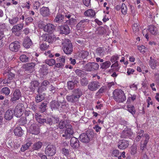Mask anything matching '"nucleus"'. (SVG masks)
<instances>
[{
  "label": "nucleus",
  "mask_w": 159,
  "mask_h": 159,
  "mask_svg": "<svg viewBox=\"0 0 159 159\" xmlns=\"http://www.w3.org/2000/svg\"><path fill=\"white\" fill-rule=\"evenodd\" d=\"M19 124L21 125H24L27 123V120L26 118L24 117H21L19 120Z\"/></svg>",
  "instance_id": "5fc2aeb1"
},
{
  "label": "nucleus",
  "mask_w": 159,
  "mask_h": 159,
  "mask_svg": "<svg viewBox=\"0 0 159 159\" xmlns=\"http://www.w3.org/2000/svg\"><path fill=\"white\" fill-rule=\"evenodd\" d=\"M40 13L43 16H48L50 14L49 9L48 7H43L40 9Z\"/></svg>",
  "instance_id": "b1692460"
},
{
  "label": "nucleus",
  "mask_w": 159,
  "mask_h": 159,
  "mask_svg": "<svg viewBox=\"0 0 159 159\" xmlns=\"http://www.w3.org/2000/svg\"><path fill=\"white\" fill-rule=\"evenodd\" d=\"M13 111L11 109H9L6 112L4 118L7 120H10L13 118Z\"/></svg>",
  "instance_id": "393cba45"
},
{
  "label": "nucleus",
  "mask_w": 159,
  "mask_h": 159,
  "mask_svg": "<svg viewBox=\"0 0 159 159\" xmlns=\"http://www.w3.org/2000/svg\"><path fill=\"white\" fill-rule=\"evenodd\" d=\"M89 54V53L88 51H82L79 54V56L83 59H84L88 56Z\"/></svg>",
  "instance_id": "49530a36"
},
{
  "label": "nucleus",
  "mask_w": 159,
  "mask_h": 159,
  "mask_svg": "<svg viewBox=\"0 0 159 159\" xmlns=\"http://www.w3.org/2000/svg\"><path fill=\"white\" fill-rule=\"evenodd\" d=\"M12 68H9L5 70L3 75L5 77L4 79L3 84H8L14 81L16 79V75Z\"/></svg>",
  "instance_id": "f03ea898"
},
{
  "label": "nucleus",
  "mask_w": 159,
  "mask_h": 159,
  "mask_svg": "<svg viewBox=\"0 0 159 159\" xmlns=\"http://www.w3.org/2000/svg\"><path fill=\"white\" fill-rule=\"evenodd\" d=\"M60 102L55 100L52 101L50 103V106L52 110L59 109Z\"/></svg>",
  "instance_id": "4be33fe9"
},
{
  "label": "nucleus",
  "mask_w": 159,
  "mask_h": 159,
  "mask_svg": "<svg viewBox=\"0 0 159 159\" xmlns=\"http://www.w3.org/2000/svg\"><path fill=\"white\" fill-rule=\"evenodd\" d=\"M48 103V102L47 101H44L41 103L39 105V108L41 112L43 113L46 110Z\"/></svg>",
  "instance_id": "c85d7f7f"
},
{
  "label": "nucleus",
  "mask_w": 159,
  "mask_h": 159,
  "mask_svg": "<svg viewBox=\"0 0 159 159\" xmlns=\"http://www.w3.org/2000/svg\"><path fill=\"white\" fill-rule=\"evenodd\" d=\"M35 65L36 64L34 62L26 63L25 65V70L29 71L30 73H31L34 70Z\"/></svg>",
  "instance_id": "a878e982"
},
{
  "label": "nucleus",
  "mask_w": 159,
  "mask_h": 159,
  "mask_svg": "<svg viewBox=\"0 0 159 159\" xmlns=\"http://www.w3.org/2000/svg\"><path fill=\"white\" fill-rule=\"evenodd\" d=\"M64 16L60 13H57L55 18L54 21L55 22L60 23L63 21Z\"/></svg>",
  "instance_id": "c756f323"
},
{
  "label": "nucleus",
  "mask_w": 159,
  "mask_h": 159,
  "mask_svg": "<svg viewBox=\"0 0 159 159\" xmlns=\"http://www.w3.org/2000/svg\"><path fill=\"white\" fill-rule=\"evenodd\" d=\"M20 59L22 62H27L29 61V60L28 57L24 54L21 55L20 57Z\"/></svg>",
  "instance_id": "8fccbe9b"
},
{
  "label": "nucleus",
  "mask_w": 159,
  "mask_h": 159,
  "mask_svg": "<svg viewBox=\"0 0 159 159\" xmlns=\"http://www.w3.org/2000/svg\"><path fill=\"white\" fill-rule=\"evenodd\" d=\"M20 48V43L17 41L11 43L9 45V49L12 52H17Z\"/></svg>",
  "instance_id": "9b49d317"
},
{
  "label": "nucleus",
  "mask_w": 159,
  "mask_h": 159,
  "mask_svg": "<svg viewBox=\"0 0 159 159\" xmlns=\"http://www.w3.org/2000/svg\"><path fill=\"white\" fill-rule=\"evenodd\" d=\"M127 7L125 3H122L121 7V12L123 15L126 14L127 11Z\"/></svg>",
  "instance_id": "603ef678"
},
{
  "label": "nucleus",
  "mask_w": 159,
  "mask_h": 159,
  "mask_svg": "<svg viewBox=\"0 0 159 159\" xmlns=\"http://www.w3.org/2000/svg\"><path fill=\"white\" fill-rule=\"evenodd\" d=\"M64 52L67 54H70L73 51V46L70 40H66L65 41L63 46Z\"/></svg>",
  "instance_id": "6e6552de"
},
{
  "label": "nucleus",
  "mask_w": 159,
  "mask_h": 159,
  "mask_svg": "<svg viewBox=\"0 0 159 159\" xmlns=\"http://www.w3.org/2000/svg\"><path fill=\"white\" fill-rule=\"evenodd\" d=\"M10 89L7 87H4L2 88L1 90L0 93H1L3 94L6 96H8L10 93Z\"/></svg>",
  "instance_id": "58836bf2"
},
{
  "label": "nucleus",
  "mask_w": 159,
  "mask_h": 159,
  "mask_svg": "<svg viewBox=\"0 0 159 159\" xmlns=\"http://www.w3.org/2000/svg\"><path fill=\"white\" fill-rule=\"evenodd\" d=\"M45 97L44 93H38L36 98V102L39 103L43 100Z\"/></svg>",
  "instance_id": "4c0bfd02"
},
{
  "label": "nucleus",
  "mask_w": 159,
  "mask_h": 159,
  "mask_svg": "<svg viewBox=\"0 0 159 159\" xmlns=\"http://www.w3.org/2000/svg\"><path fill=\"white\" fill-rule=\"evenodd\" d=\"M58 29L59 30L60 34L67 35L70 32V29L69 26L65 24H63L59 26Z\"/></svg>",
  "instance_id": "1a4fd4ad"
},
{
  "label": "nucleus",
  "mask_w": 159,
  "mask_h": 159,
  "mask_svg": "<svg viewBox=\"0 0 159 159\" xmlns=\"http://www.w3.org/2000/svg\"><path fill=\"white\" fill-rule=\"evenodd\" d=\"M132 29L133 31L135 33L138 31L139 29L138 25L135 23L132 26Z\"/></svg>",
  "instance_id": "774afa93"
},
{
  "label": "nucleus",
  "mask_w": 159,
  "mask_h": 159,
  "mask_svg": "<svg viewBox=\"0 0 159 159\" xmlns=\"http://www.w3.org/2000/svg\"><path fill=\"white\" fill-rule=\"evenodd\" d=\"M39 84V83L37 81H34L31 82L30 87V91L32 92H34L36 88L38 87Z\"/></svg>",
  "instance_id": "72a5a7b5"
},
{
  "label": "nucleus",
  "mask_w": 159,
  "mask_h": 159,
  "mask_svg": "<svg viewBox=\"0 0 159 159\" xmlns=\"http://www.w3.org/2000/svg\"><path fill=\"white\" fill-rule=\"evenodd\" d=\"M89 20L86 19L81 20L76 25V27L77 29L82 30L88 24Z\"/></svg>",
  "instance_id": "412c9836"
},
{
  "label": "nucleus",
  "mask_w": 159,
  "mask_h": 159,
  "mask_svg": "<svg viewBox=\"0 0 159 159\" xmlns=\"http://www.w3.org/2000/svg\"><path fill=\"white\" fill-rule=\"evenodd\" d=\"M106 30L104 28L100 27L98 29V33L100 35H102L105 33Z\"/></svg>",
  "instance_id": "680f3d73"
},
{
  "label": "nucleus",
  "mask_w": 159,
  "mask_h": 159,
  "mask_svg": "<svg viewBox=\"0 0 159 159\" xmlns=\"http://www.w3.org/2000/svg\"><path fill=\"white\" fill-rule=\"evenodd\" d=\"M105 52L103 48L98 47L96 50L95 54L99 57H102L104 55Z\"/></svg>",
  "instance_id": "2f4dec72"
},
{
  "label": "nucleus",
  "mask_w": 159,
  "mask_h": 159,
  "mask_svg": "<svg viewBox=\"0 0 159 159\" xmlns=\"http://www.w3.org/2000/svg\"><path fill=\"white\" fill-rule=\"evenodd\" d=\"M76 97L73 94L66 96V99L68 102L75 103L79 101V99Z\"/></svg>",
  "instance_id": "bb28decb"
},
{
  "label": "nucleus",
  "mask_w": 159,
  "mask_h": 159,
  "mask_svg": "<svg viewBox=\"0 0 159 159\" xmlns=\"http://www.w3.org/2000/svg\"><path fill=\"white\" fill-rule=\"evenodd\" d=\"M25 116L27 117H30L31 119L33 118V114L32 113L31 111L29 110H25Z\"/></svg>",
  "instance_id": "13d9d810"
},
{
  "label": "nucleus",
  "mask_w": 159,
  "mask_h": 159,
  "mask_svg": "<svg viewBox=\"0 0 159 159\" xmlns=\"http://www.w3.org/2000/svg\"><path fill=\"white\" fill-rule=\"evenodd\" d=\"M144 131L143 130H140L138 133L137 135H140L141 137L142 140H145L147 139L146 138H148V139H149V135L147 134H143Z\"/></svg>",
  "instance_id": "e433bc0d"
},
{
  "label": "nucleus",
  "mask_w": 159,
  "mask_h": 159,
  "mask_svg": "<svg viewBox=\"0 0 159 159\" xmlns=\"http://www.w3.org/2000/svg\"><path fill=\"white\" fill-rule=\"evenodd\" d=\"M73 92V94L78 99L80 97L82 94V92L81 89L77 88L74 89Z\"/></svg>",
  "instance_id": "7c9ffc66"
},
{
  "label": "nucleus",
  "mask_w": 159,
  "mask_h": 159,
  "mask_svg": "<svg viewBox=\"0 0 159 159\" xmlns=\"http://www.w3.org/2000/svg\"><path fill=\"white\" fill-rule=\"evenodd\" d=\"M84 14L85 16L93 17H94L95 14V12L93 10L90 9L84 12Z\"/></svg>",
  "instance_id": "c9c22d12"
},
{
  "label": "nucleus",
  "mask_w": 159,
  "mask_h": 159,
  "mask_svg": "<svg viewBox=\"0 0 159 159\" xmlns=\"http://www.w3.org/2000/svg\"><path fill=\"white\" fill-rule=\"evenodd\" d=\"M48 47V45H47L46 43H43L41 44L40 48L42 50H45L47 49Z\"/></svg>",
  "instance_id": "0e129e2a"
},
{
  "label": "nucleus",
  "mask_w": 159,
  "mask_h": 159,
  "mask_svg": "<svg viewBox=\"0 0 159 159\" xmlns=\"http://www.w3.org/2000/svg\"><path fill=\"white\" fill-rule=\"evenodd\" d=\"M31 144L32 143L31 142H29L26 144L23 145L21 148V151L22 152H24L26 150L28 149Z\"/></svg>",
  "instance_id": "09e8293b"
},
{
  "label": "nucleus",
  "mask_w": 159,
  "mask_h": 159,
  "mask_svg": "<svg viewBox=\"0 0 159 159\" xmlns=\"http://www.w3.org/2000/svg\"><path fill=\"white\" fill-rule=\"evenodd\" d=\"M78 139L75 137H72L70 140V145L74 149H77L80 146Z\"/></svg>",
  "instance_id": "dca6fc26"
},
{
  "label": "nucleus",
  "mask_w": 159,
  "mask_h": 159,
  "mask_svg": "<svg viewBox=\"0 0 159 159\" xmlns=\"http://www.w3.org/2000/svg\"><path fill=\"white\" fill-rule=\"evenodd\" d=\"M57 148L55 145L48 144L46 147L45 150V154L48 156L54 155L56 152Z\"/></svg>",
  "instance_id": "423d86ee"
},
{
  "label": "nucleus",
  "mask_w": 159,
  "mask_h": 159,
  "mask_svg": "<svg viewBox=\"0 0 159 159\" xmlns=\"http://www.w3.org/2000/svg\"><path fill=\"white\" fill-rule=\"evenodd\" d=\"M47 66V65H43L42 68L41 69V72L43 75H47L49 72V70Z\"/></svg>",
  "instance_id": "de8ad7c7"
},
{
  "label": "nucleus",
  "mask_w": 159,
  "mask_h": 159,
  "mask_svg": "<svg viewBox=\"0 0 159 159\" xmlns=\"http://www.w3.org/2000/svg\"><path fill=\"white\" fill-rule=\"evenodd\" d=\"M25 109V107L23 103H18L15 108L14 114L17 117H20L22 115Z\"/></svg>",
  "instance_id": "39448f33"
},
{
  "label": "nucleus",
  "mask_w": 159,
  "mask_h": 159,
  "mask_svg": "<svg viewBox=\"0 0 159 159\" xmlns=\"http://www.w3.org/2000/svg\"><path fill=\"white\" fill-rule=\"evenodd\" d=\"M62 153L66 156H67L69 154V150L65 148H62L61 149Z\"/></svg>",
  "instance_id": "e2e57ef3"
},
{
  "label": "nucleus",
  "mask_w": 159,
  "mask_h": 159,
  "mask_svg": "<svg viewBox=\"0 0 159 159\" xmlns=\"http://www.w3.org/2000/svg\"><path fill=\"white\" fill-rule=\"evenodd\" d=\"M75 72L78 76L81 77H84V75L87 74L85 72L80 69L76 70H75Z\"/></svg>",
  "instance_id": "c03bdc74"
},
{
  "label": "nucleus",
  "mask_w": 159,
  "mask_h": 159,
  "mask_svg": "<svg viewBox=\"0 0 159 159\" xmlns=\"http://www.w3.org/2000/svg\"><path fill=\"white\" fill-rule=\"evenodd\" d=\"M14 132L15 135L18 137H21L23 134V131L20 126L14 129Z\"/></svg>",
  "instance_id": "cd10ccee"
},
{
  "label": "nucleus",
  "mask_w": 159,
  "mask_h": 159,
  "mask_svg": "<svg viewBox=\"0 0 159 159\" xmlns=\"http://www.w3.org/2000/svg\"><path fill=\"white\" fill-rule=\"evenodd\" d=\"M45 63L49 66H52L55 64L56 61L53 59H47L45 61Z\"/></svg>",
  "instance_id": "864d4df0"
},
{
  "label": "nucleus",
  "mask_w": 159,
  "mask_h": 159,
  "mask_svg": "<svg viewBox=\"0 0 159 159\" xmlns=\"http://www.w3.org/2000/svg\"><path fill=\"white\" fill-rule=\"evenodd\" d=\"M132 134V133L130 129L125 128V129L121 133V138H127L131 136Z\"/></svg>",
  "instance_id": "6ab92c4d"
},
{
  "label": "nucleus",
  "mask_w": 159,
  "mask_h": 159,
  "mask_svg": "<svg viewBox=\"0 0 159 159\" xmlns=\"http://www.w3.org/2000/svg\"><path fill=\"white\" fill-rule=\"evenodd\" d=\"M111 65V62L109 61H107L100 64V68L102 69L106 70L109 68Z\"/></svg>",
  "instance_id": "f704fd0d"
},
{
  "label": "nucleus",
  "mask_w": 159,
  "mask_h": 159,
  "mask_svg": "<svg viewBox=\"0 0 159 159\" xmlns=\"http://www.w3.org/2000/svg\"><path fill=\"white\" fill-rule=\"evenodd\" d=\"M32 44V42L30 38L28 36L25 37L23 43V46L26 48H29Z\"/></svg>",
  "instance_id": "aec40b11"
},
{
  "label": "nucleus",
  "mask_w": 159,
  "mask_h": 159,
  "mask_svg": "<svg viewBox=\"0 0 159 159\" xmlns=\"http://www.w3.org/2000/svg\"><path fill=\"white\" fill-rule=\"evenodd\" d=\"M57 129L59 128L60 129L66 128L65 134L62 135V137H65L66 139L70 138L71 135L74 133L72 126L66 120H61L57 125Z\"/></svg>",
  "instance_id": "f257e3e1"
},
{
  "label": "nucleus",
  "mask_w": 159,
  "mask_h": 159,
  "mask_svg": "<svg viewBox=\"0 0 159 159\" xmlns=\"http://www.w3.org/2000/svg\"><path fill=\"white\" fill-rule=\"evenodd\" d=\"M30 106L31 107V108L32 110L34 111H36L37 109V106L35 104L34 102H33L31 103L30 104Z\"/></svg>",
  "instance_id": "69168bd1"
},
{
  "label": "nucleus",
  "mask_w": 159,
  "mask_h": 159,
  "mask_svg": "<svg viewBox=\"0 0 159 159\" xmlns=\"http://www.w3.org/2000/svg\"><path fill=\"white\" fill-rule=\"evenodd\" d=\"M147 139L145 140H142L141 143L140 150H142V152L145 150L146 149V146L149 139L148 138H146Z\"/></svg>",
  "instance_id": "473e14b6"
},
{
  "label": "nucleus",
  "mask_w": 159,
  "mask_h": 159,
  "mask_svg": "<svg viewBox=\"0 0 159 159\" xmlns=\"http://www.w3.org/2000/svg\"><path fill=\"white\" fill-rule=\"evenodd\" d=\"M57 60L58 62L65 63V57L63 56H62L61 57L57 58Z\"/></svg>",
  "instance_id": "338daca9"
},
{
  "label": "nucleus",
  "mask_w": 159,
  "mask_h": 159,
  "mask_svg": "<svg viewBox=\"0 0 159 159\" xmlns=\"http://www.w3.org/2000/svg\"><path fill=\"white\" fill-rule=\"evenodd\" d=\"M100 86V83L97 81H93L90 82L88 86V89L91 91H95Z\"/></svg>",
  "instance_id": "ddd939ff"
},
{
  "label": "nucleus",
  "mask_w": 159,
  "mask_h": 159,
  "mask_svg": "<svg viewBox=\"0 0 159 159\" xmlns=\"http://www.w3.org/2000/svg\"><path fill=\"white\" fill-rule=\"evenodd\" d=\"M38 114L37 113L35 115L36 120L39 123L43 124L46 123V119L41 118V115H39V116H38Z\"/></svg>",
  "instance_id": "79ce46f5"
},
{
  "label": "nucleus",
  "mask_w": 159,
  "mask_h": 159,
  "mask_svg": "<svg viewBox=\"0 0 159 159\" xmlns=\"http://www.w3.org/2000/svg\"><path fill=\"white\" fill-rule=\"evenodd\" d=\"M13 97L10 99V101L13 103H14L16 100L20 99L21 96V93L20 90L16 89L14 91L13 94Z\"/></svg>",
  "instance_id": "9d476101"
},
{
  "label": "nucleus",
  "mask_w": 159,
  "mask_h": 159,
  "mask_svg": "<svg viewBox=\"0 0 159 159\" xmlns=\"http://www.w3.org/2000/svg\"><path fill=\"white\" fill-rule=\"evenodd\" d=\"M80 82L82 86H85L88 84V81L86 78H83L80 80Z\"/></svg>",
  "instance_id": "052dcab7"
},
{
  "label": "nucleus",
  "mask_w": 159,
  "mask_h": 159,
  "mask_svg": "<svg viewBox=\"0 0 159 159\" xmlns=\"http://www.w3.org/2000/svg\"><path fill=\"white\" fill-rule=\"evenodd\" d=\"M19 19L17 16H14L11 18H9V22L11 25H13L17 23Z\"/></svg>",
  "instance_id": "a19ab883"
},
{
  "label": "nucleus",
  "mask_w": 159,
  "mask_h": 159,
  "mask_svg": "<svg viewBox=\"0 0 159 159\" xmlns=\"http://www.w3.org/2000/svg\"><path fill=\"white\" fill-rule=\"evenodd\" d=\"M129 145V142L125 139L120 140L118 142V147L121 150H123L128 147Z\"/></svg>",
  "instance_id": "2eb2a0df"
},
{
  "label": "nucleus",
  "mask_w": 159,
  "mask_h": 159,
  "mask_svg": "<svg viewBox=\"0 0 159 159\" xmlns=\"http://www.w3.org/2000/svg\"><path fill=\"white\" fill-rule=\"evenodd\" d=\"M29 132L34 134H38L40 132L39 127L36 124H33L30 126L29 130Z\"/></svg>",
  "instance_id": "4468645a"
},
{
  "label": "nucleus",
  "mask_w": 159,
  "mask_h": 159,
  "mask_svg": "<svg viewBox=\"0 0 159 159\" xmlns=\"http://www.w3.org/2000/svg\"><path fill=\"white\" fill-rule=\"evenodd\" d=\"M127 108L128 111L132 115H133L135 114L136 111L135 108L133 105L130 104L128 105L127 106Z\"/></svg>",
  "instance_id": "ea45409f"
},
{
  "label": "nucleus",
  "mask_w": 159,
  "mask_h": 159,
  "mask_svg": "<svg viewBox=\"0 0 159 159\" xmlns=\"http://www.w3.org/2000/svg\"><path fill=\"white\" fill-rule=\"evenodd\" d=\"M42 145V143L40 141L37 142L34 144L33 148L34 150H38L41 148Z\"/></svg>",
  "instance_id": "a18cd8bd"
},
{
  "label": "nucleus",
  "mask_w": 159,
  "mask_h": 159,
  "mask_svg": "<svg viewBox=\"0 0 159 159\" xmlns=\"http://www.w3.org/2000/svg\"><path fill=\"white\" fill-rule=\"evenodd\" d=\"M55 26L52 24L48 23L45 25L43 30L46 32L52 33L55 30Z\"/></svg>",
  "instance_id": "f3484780"
},
{
  "label": "nucleus",
  "mask_w": 159,
  "mask_h": 159,
  "mask_svg": "<svg viewBox=\"0 0 159 159\" xmlns=\"http://www.w3.org/2000/svg\"><path fill=\"white\" fill-rule=\"evenodd\" d=\"M78 82V79L76 78H73L72 80L68 81L67 82L68 89L69 90H72L75 86L77 85V84Z\"/></svg>",
  "instance_id": "a211bd4d"
},
{
  "label": "nucleus",
  "mask_w": 159,
  "mask_h": 159,
  "mask_svg": "<svg viewBox=\"0 0 159 159\" xmlns=\"http://www.w3.org/2000/svg\"><path fill=\"white\" fill-rule=\"evenodd\" d=\"M99 67V64L95 62H89L84 67V70L88 72H93L97 70Z\"/></svg>",
  "instance_id": "20e7f679"
},
{
  "label": "nucleus",
  "mask_w": 159,
  "mask_h": 159,
  "mask_svg": "<svg viewBox=\"0 0 159 159\" xmlns=\"http://www.w3.org/2000/svg\"><path fill=\"white\" fill-rule=\"evenodd\" d=\"M80 141L84 143H88L89 142L91 139V134L88 132L86 133H82L81 134L80 137Z\"/></svg>",
  "instance_id": "f8f14e48"
},
{
  "label": "nucleus",
  "mask_w": 159,
  "mask_h": 159,
  "mask_svg": "<svg viewBox=\"0 0 159 159\" xmlns=\"http://www.w3.org/2000/svg\"><path fill=\"white\" fill-rule=\"evenodd\" d=\"M43 40L48 42L49 43H52L54 40V38L52 35L48 34H43L41 36Z\"/></svg>",
  "instance_id": "5701e85b"
},
{
  "label": "nucleus",
  "mask_w": 159,
  "mask_h": 159,
  "mask_svg": "<svg viewBox=\"0 0 159 159\" xmlns=\"http://www.w3.org/2000/svg\"><path fill=\"white\" fill-rule=\"evenodd\" d=\"M24 26L23 24L20 23L14 25L11 29L12 34L16 36H20L21 34V30Z\"/></svg>",
  "instance_id": "0eeeda50"
},
{
  "label": "nucleus",
  "mask_w": 159,
  "mask_h": 159,
  "mask_svg": "<svg viewBox=\"0 0 159 159\" xmlns=\"http://www.w3.org/2000/svg\"><path fill=\"white\" fill-rule=\"evenodd\" d=\"M130 149V152L131 155H134L136 153L137 151V148L136 145H133L131 147Z\"/></svg>",
  "instance_id": "4d7b16f0"
},
{
  "label": "nucleus",
  "mask_w": 159,
  "mask_h": 159,
  "mask_svg": "<svg viewBox=\"0 0 159 159\" xmlns=\"http://www.w3.org/2000/svg\"><path fill=\"white\" fill-rule=\"evenodd\" d=\"M113 93L114 99L116 101L118 102H122L126 100L125 95L124 92L122 90L116 89Z\"/></svg>",
  "instance_id": "7ed1b4c3"
},
{
  "label": "nucleus",
  "mask_w": 159,
  "mask_h": 159,
  "mask_svg": "<svg viewBox=\"0 0 159 159\" xmlns=\"http://www.w3.org/2000/svg\"><path fill=\"white\" fill-rule=\"evenodd\" d=\"M46 123L50 126H53L54 123H53V120L51 118L47 117L46 119Z\"/></svg>",
  "instance_id": "bf43d9fd"
},
{
  "label": "nucleus",
  "mask_w": 159,
  "mask_h": 159,
  "mask_svg": "<svg viewBox=\"0 0 159 159\" xmlns=\"http://www.w3.org/2000/svg\"><path fill=\"white\" fill-rule=\"evenodd\" d=\"M149 30L150 32L152 34H155L156 33V28L153 25L149 26Z\"/></svg>",
  "instance_id": "6e6d98bb"
},
{
  "label": "nucleus",
  "mask_w": 159,
  "mask_h": 159,
  "mask_svg": "<svg viewBox=\"0 0 159 159\" xmlns=\"http://www.w3.org/2000/svg\"><path fill=\"white\" fill-rule=\"evenodd\" d=\"M76 20L73 17H71L66 21V22L69 25H74L76 23Z\"/></svg>",
  "instance_id": "3c124183"
},
{
  "label": "nucleus",
  "mask_w": 159,
  "mask_h": 159,
  "mask_svg": "<svg viewBox=\"0 0 159 159\" xmlns=\"http://www.w3.org/2000/svg\"><path fill=\"white\" fill-rule=\"evenodd\" d=\"M149 65L152 69H154L158 65V63L156 60H152L149 61Z\"/></svg>",
  "instance_id": "37998d69"
}]
</instances>
